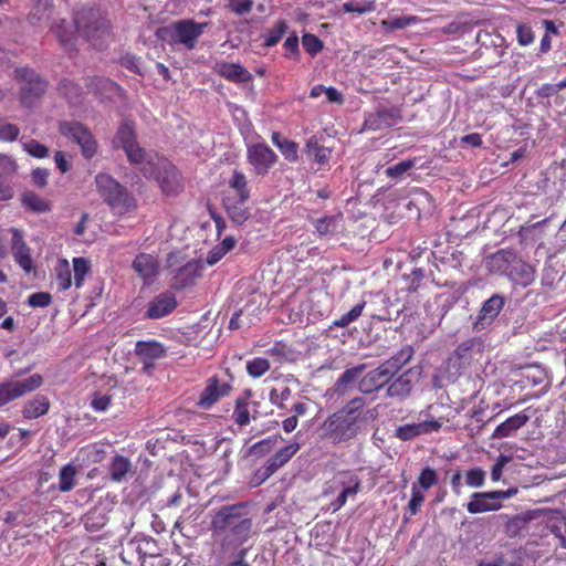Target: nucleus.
I'll use <instances>...</instances> for the list:
<instances>
[{"mask_svg": "<svg viewBox=\"0 0 566 566\" xmlns=\"http://www.w3.org/2000/svg\"><path fill=\"white\" fill-rule=\"evenodd\" d=\"M400 357L391 356L387 363L365 375L359 381V390L364 394H370L387 385L399 369ZM410 358L411 356H407L402 364L407 363Z\"/></svg>", "mask_w": 566, "mask_h": 566, "instance_id": "obj_9", "label": "nucleus"}, {"mask_svg": "<svg viewBox=\"0 0 566 566\" xmlns=\"http://www.w3.org/2000/svg\"><path fill=\"white\" fill-rule=\"evenodd\" d=\"M216 72L223 78L234 83H248L252 81V74L239 63L218 62Z\"/></svg>", "mask_w": 566, "mask_h": 566, "instance_id": "obj_19", "label": "nucleus"}, {"mask_svg": "<svg viewBox=\"0 0 566 566\" xmlns=\"http://www.w3.org/2000/svg\"><path fill=\"white\" fill-rule=\"evenodd\" d=\"M489 272L506 276L514 284L527 287L535 281L536 270L512 249H500L485 260Z\"/></svg>", "mask_w": 566, "mask_h": 566, "instance_id": "obj_3", "label": "nucleus"}, {"mask_svg": "<svg viewBox=\"0 0 566 566\" xmlns=\"http://www.w3.org/2000/svg\"><path fill=\"white\" fill-rule=\"evenodd\" d=\"M22 205L34 212H48L51 210L50 203L32 191L23 193Z\"/></svg>", "mask_w": 566, "mask_h": 566, "instance_id": "obj_38", "label": "nucleus"}, {"mask_svg": "<svg viewBox=\"0 0 566 566\" xmlns=\"http://www.w3.org/2000/svg\"><path fill=\"white\" fill-rule=\"evenodd\" d=\"M342 216H324L313 221L314 233L319 238H331L340 226Z\"/></svg>", "mask_w": 566, "mask_h": 566, "instance_id": "obj_26", "label": "nucleus"}, {"mask_svg": "<svg viewBox=\"0 0 566 566\" xmlns=\"http://www.w3.org/2000/svg\"><path fill=\"white\" fill-rule=\"evenodd\" d=\"M23 149L34 158L42 159L49 156V148L35 139L24 143Z\"/></svg>", "mask_w": 566, "mask_h": 566, "instance_id": "obj_52", "label": "nucleus"}, {"mask_svg": "<svg viewBox=\"0 0 566 566\" xmlns=\"http://www.w3.org/2000/svg\"><path fill=\"white\" fill-rule=\"evenodd\" d=\"M416 167V159H406L398 164H395L392 166H389L385 170L386 177L390 179H399L401 178L406 172L413 169Z\"/></svg>", "mask_w": 566, "mask_h": 566, "instance_id": "obj_42", "label": "nucleus"}, {"mask_svg": "<svg viewBox=\"0 0 566 566\" xmlns=\"http://www.w3.org/2000/svg\"><path fill=\"white\" fill-rule=\"evenodd\" d=\"M269 369L270 363L263 357H255L247 364L248 374L253 378L263 376Z\"/></svg>", "mask_w": 566, "mask_h": 566, "instance_id": "obj_48", "label": "nucleus"}, {"mask_svg": "<svg viewBox=\"0 0 566 566\" xmlns=\"http://www.w3.org/2000/svg\"><path fill=\"white\" fill-rule=\"evenodd\" d=\"M135 143L137 142L133 124L128 122L123 123L116 133V136L114 138V145L116 147H122L125 150Z\"/></svg>", "mask_w": 566, "mask_h": 566, "instance_id": "obj_34", "label": "nucleus"}, {"mask_svg": "<svg viewBox=\"0 0 566 566\" xmlns=\"http://www.w3.org/2000/svg\"><path fill=\"white\" fill-rule=\"evenodd\" d=\"M227 8L237 15L250 13L253 8L252 0H226Z\"/></svg>", "mask_w": 566, "mask_h": 566, "instance_id": "obj_56", "label": "nucleus"}, {"mask_svg": "<svg viewBox=\"0 0 566 566\" xmlns=\"http://www.w3.org/2000/svg\"><path fill=\"white\" fill-rule=\"evenodd\" d=\"M135 354H165V348L156 340H140L135 344Z\"/></svg>", "mask_w": 566, "mask_h": 566, "instance_id": "obj_50", "label": "nucleus"}, {"mask_svg": "<svg viewBox=\"0 0 566 566\" xmlns=\"http://www.w3.org/2000/svg\"><path fill=\"white\" fill-rule=\"evenodd\" d=\"M247 159L255 175L263 176L276 163L277 155L266 144H254L248 147Z\"/></svg>", "mask_w": 566, "mask_h": 566, "instance_id": "obj_14", "label": "nucleus"}, {"mask_svg": "<svg viewBox=\"0 0 566 566\" xmlns=\"http://www.w3.org/2000/svg\"><path fill=\"white\" fill-rule=\"evenodd\" d=\"M360 489H357V482L353 484V488H343L339 495L331 503L333 512L340 510L347 502L349 496L356 495Z\"/></svg>", "mask_w": 566, "mask_h": 566, "instance_id": "obj_53", "label": "nucleus"}, {"mask_svg": "<svg viewBox=\"0 0 566 566\" xmlns=\"http://www.w3.org/2000/svg\"><path fill=\"white\" fill-rule=\"evenodd\" d=\"M424 502V494L418 489L416 484L411 488V497L408 503V511L411 515H416L420 512V509Z\"/></svg>", "mask_w": 566, "mask_h": 566, "instance_id": "obj_57", "label": "nucleus"}, {"mask_svg": "<svg viewBox=\"0 0 566 566\" xmlns=\"http://www.w3.org/2000/svg\"><path fill=\"white\" fill-rule=\"evenodd\" d=\"M14 78L19 85V102L25 108L38 105L49 88V82L29 66L15 67Z\"/></svg>", "mask_w": 566, "mask_h": 566, "instance_id": "obj_7", "label": "nucleus"}, {"mask_svg": "<svg viewBox=\"0 0 566 566\" xmlns=\"http://www.w3.org/2000/svg\"><path fill=\"white\" fill-rule=\"evenodd\" d=\"M76 31L95 49L102 50L112 40L109 21L95 9H82L74 15Z\"/></svg>", "mask_w": 566, "mask_h": 566, "instance_id": "obj_5", "label": "nucleus"}, {"mask_svg": "<svg viewBox=\"0 0 566 566\" xmlns=\"http://www.w3.org/2000/svg\"><path fill=\"white\" fill-rule=\"evenodd\" d=\"M231 390L232 386L229 381L213 375L206 380L205 388L196 405L200 409L209 410L221 398L228 396Z\"/></svg>", "mask_w": 566, "mask_h": 566, "instance_id": "obj_13", "label": "nucleus"}, {"mask_svg": "<svg viewBox=\"0 0 566 566\" xmlns=\"http://www.w3.org/2000/svg\"><path fill=\"white\" fill-rule=\"evenodd\" d=\"M116 388L117 385L116 381H114V384L109 386L108 392L103 394L102 391H95L91 400V407L95 411H105L111 406L112 399L115 396V394L111 391Z\"/></svg>", "mask_w": 566, "mask_h": 566, "instance_id": "obj_39", "label": "nucleus"}, {"mask_svg": "<svg viewBox=\"0 0 566 566\" xmlns=\"http://www.w3.org/2000/svg\"><path fill=\"white\" fill-rule=\"evenodd\" d=\"M516 370L520 371L521 382L524 386H536L544 382L547 377L546 370L537 364H528L518 367Z\"/></svg>", "mask_w": 566, "mask_h": 566, "instance_id": "obj_24", "label": "nucleus"}, {"mask_svg": "<svg viewBox=\"0 0 566 566\" xmlns=\"http://www.w3.org/2000/svg\"><path fill=\"white\" fill-rule=\"evenodd\" d=\"M90 270V263L85 258L73 259L74 284L76 287H81L83 285L85 276Z\"/></svg>", "mask_w": 566, "mask_h": 566, "instance_id": "obj_44", "label": "nucleus"}, {"mask_svg": "<svg viewBox=\"0 0 566 566\" xmlns=\"http://www.w3.org/2000/svg\"><path fill=\"white\" fill-rule=\"evenodd\" d=\"M245 202L231 196H226L222 200L227 214L237 224H243L250 217Z\"/></svg>", "mask_w": 566, "mask_h": 566, "instance_id": "obj_22", "label": "nucleus"}, {"mask_svg": "<svg viewBox=\"0 0 566 566\" xmlns=\"http://www.w3.org/2000/svg\"><path fill=\"white\" fill-rule=\"evenodd\" d=\"M444 418L424 420L419 423H407L396 429L395 436L402 440L408 441L421 434L437 432L441 429Z\"/></svg>", "mask_w": 566, "mask_h": 566, "instance_id": "obj_17", "label": "nucleus"}, {"mask_svg": "<svg viewBox=\"0 0 566 566\" xmlns=\"http://www.w3.org/2000/svg\"><path fill=\"white\" fill-rule=\"evenodd\" d=\"M206 27V22L198 23L192 19L178 20L168 25L160 27L156 35L171 46L181 45L191 51L196 48Z\"/></svg>", "mask_w": 566, "mask_h": 566, "instance_id": "obj_6", "label": "nucleus"}, {"mask_svg": "<svg viewBox=\"0 0 566 566\" xmlns=\"http://www.w3.org/2000/svg\"><path fill=\"white\" fill-rule=\"evenodd\" d=\"M377 417V410L367 409L365 400L356 397L323 421L318 428L319 436L335 446L347 444L366 432Z\"/></svg>", "mask_w": 566, "mask_h": 566, "instance_id": "obj_1", "label": "nucleus"}, {"mask_svg": "<svg viewBox=\"0 0 566 566\" xmlns=\"http://www.w3.org/2000/svg\"><path fill=\"white\" fill-rule=\"evenodd\" d=\"M279 149L282 155L291 163L297 160V144L290 139H283L282 144H279Z\"/></svg>", "mask_w": 566, "mask_h": 566, "instance_id": "obj_62", "label": "nucleus"}, {"mask_svg": "<svg viewBox=\"0 0 566 566\" xmlns=\"http://www.w3.org/2000/svg\"><path fill=\"white\" fill-rule=\"evenodd\" d=\"M205 262L199 259H192L182 266L174 271L170 280V289L177 292L193 286L198 279L202 276Z\"/></svg>", "mask_w": 566, "mask_h": 566, "instance_id": "obj_11", "label": "nucleus"}, {"mask_svg": "<svg viewBox=\"0 0 566 566\" xmlns=\"http://www.w3.org/2000/svg\"><path fill=\"white\" fill-rule=\"evenodd\" d=\"M109 475L114 482L125 480L127 473L132 471V463L128 458L116 454L109 463Z\"/></svg>", "mask_w": 566, "mask_h": 566, "instance_id": "obj_27", "label": "nucleus"}, {"mask_svg": "<svg viewBox=\"0 0 566 566\" xmlns=\"http://www.w3.org/2000/svg\"><path fill=\"white\" fill-rule=\"evenodd\" d=\"M301 446L297 442L290 443L277 450L270 457L265 464L258 470L256 475L261 478V482L273 475L280 468L285 465L300 450Z\"/></svg>", "mask_w": 566, "mask_h": 566, "instance_id": "obj_15", "label": "nucleus"}, {"mask_svg": "<svg viewBox=\"0 0 566 566\" xmlns=\"http://www.w3.org/2000/svg\"><path fill=\"white\" fill-rule=\"evenodd\" d=\"M365 307V302L356 304L350 311L342 315L338 319H335L331 327H346L350 323L358 319Z\"/></svg>", "mask_w": 566, "mask_h": 566, "instance_id": "obj_46", "label": "nucleus"}, {"mask_svg": "<svg viewBox=\"0 0 566 566\" xmlns=\"http://www.w3.org/2000/svg\"><path fill=\"white\" fill-rule=\"evenodd\" d=\"M20 135V128L11 123L0 125V142L11 143L17 140Z\"/></svg>", "mask_w": 566, "mask_h": 566, "instance_id": "obj_60", "label": "nucleus"}, {"mask_svg": "<svg viewBox=\"0 0 566 566\" xmlns=\"http://www.w3.org/2000/svg\"><path fill=\"white\" fill-rule=\"evenodd\" d=\"M245 509V503L229 504L212 515L210 528L222 552L235 551L251 537L253 523Z\"/></svg>", "mask_w": 566, "mask_h": 566, "instance_id": "obj_2", "label": "nucleus"}, {"mask_svg": "<svg viewBox=\"0 0 566 566\" xmlns=\"http://www.w3.org/2000/svg\"><path fill=\"white\" fill-rule=\"evenodd\" d=\"M134 271L144 280L153 279L157 275L159 262L157 256L148 253H139L132 264Z\"/></svg>", "mask_w": 566, "mask_h": 566, "instance_id": "obj_20", "label": "nucleus"}, {"mask_svg": "<svg viewBox=\"0 0 566 566\" xmlns=\"http://www.w3.org/2000/svg\"><path fill=\"white\" fill-rule=\"evenodd\" d=\"M177 305V298L172 293H160L149 303L146 317L150 319L163 318L172 313Z\"/></svg>", "mask_w": 566, "mask_h": 566, "instance_id": "obj_18", "label": "nucleus"}, {"mask_svg": "<svg viewBox=\"0 0 566 566\" xmlns=\"http://www.w3.org/2000/svg\"><path fill=\"white\" fill-rule=\"evenodd\" d=\"M255 310H251V305L247 304L244 307L240 308L238 312H235L230 322H229V328L230 329H239L242 327L249 328L251 325L255 323V319H258V316L253 314Z\"/></svg>", "mask_w": 566, "mask_h": 566, "instance_id": "obj_28", "label": "nucleus"}, {"mask_svg": "<svg viewBox=\"0 0 566 566\" xmlns=\"http://www.w3.org/2000/svg\"><path fill=\"white\" fill-rule=\"evenodd\" d=\"M387 390L390 397L406 396L411 391V382L407 375H401L389 385Z\"/></svg>", "mask_w": 566, "mask_h": 566, "instance_id": "obj_47", "label": "nucleus"}, {"mask_svg": "<svg viewBox=\"0 0 566 566\" xmlns=\"http://www.w3.org/2000/svg\"><path fill=\"white\" fill-rule=\"evenodd\" d=\"M232 420L235 424L240 427H245L250 423L251 416L249 410V403L245 398L235 399Z\"/></svg>", "mask_w": 566, "mask_h": 566, "instance_id": "obj_36", "label": "nucleus"}, {"mask_svg": "<svg viewBox=\"0 0 566 566\" xmlns=\"http://www.w3.org/2000/svg\"><path fill=\"white\" fill-rule=\"evenodd\" d=\"M563 80L556 84H543L537 91L536 96L541 98H548L556 95L558 92L564 90Z\"/></svg>", "mask_w": 566, "mask_h": 566, "instance_id": "obj_64", "label": "nucleus"}, {"mask_svg": "<svg viewBox=\"0 0 566 566\" xmlns=\"http://www.w3.org/2000/svg\"><path fill=\"white\" fill-rule=\"evenodd\" d=\"M43 384L40 374H33L23 379H9L0 382V408L36 390Z\"/></svg>", "mask_w": 566, "mask_h": 566, "instance_id": "obj_10", "label": "nucleus"}, {"mask_svg": "<svg viewBox=\"0 0 566 566\" xmlns=\"http://www.w3.org/2000/svg\"><path fill=\"white\" fill-rule=\"evenodd\" d=\"M304 50L312 56L316 55L323 49V42L318 36L311 33H305L302 38Z\"/></svg>", "mask_w": 566, "mask_h": 566, "instance_id": "obj_51", "label": "nucleus"}, {"mask_svg": "<svg viewBox=\"0 0 566 566\" xmlns=\"http://www.w3.org/2000/svg\"><path fill=\"white\" fill-rule=\"evenodd\" d=\"M525 525L526 520L522 516L516 515L507 520L504 526V532L507 536L514 537L518 535V533L523 527H525Z\"/></svg>", "mask_w": 566, "mask_h": 566, "instance_id": "obj_59", "label": "nucleus"}, {"mask_svg": "<svg viewBox=\"0 0 566 566\" xmlns=\"http://www.w3.org/2000/svg\"><path fill=\"white\" fill-rule=\"evenodd\" d=\"M77 469L73 463H67L59 472V490L63 493L70 492L76 485Z\"/></svg>", "mask_w": 566, "mask_h": 566, "instance_id": "obj_31", "label": "nucleus"}, {"mask_svg": "<svg viewBox=\"0 0 566 566\" xmlns=\"http://www.w3.org/2000/svg\"><path fill=\"white\" fill-rule=\"evenodd\" d=\"M505 305L504 296L494 294L483 302L482 307L474 321L473 327L476 331H483L489 327L499 316Z\"/></svg>", "mask_w": 566, "mask_h": 566, "instance_id": "obj_16", "label": "nucleus"}, {"mask_svg": "<svg viewBox=\"0 0 566 566\" xmlns=\"http://www.w3.org/2000/svg\"><path fill=\"white\" fill-rule=\"evenodd\" d=\"M485 482V471L481 468H474L467 472L465 483L471 488H481Z\"/></svg>", "mask_w": 566, "mask_h": 566, "instance_id": "obj_58", "label": "nucleus"}, {"mask_svg": "<svg viewBox=\"0 0 566 566\" xmlns=\"http://www.w3.org/2000/svg\"><path fill=\"white\" fill-rule=\"evenodd\" d=\"M342 9L346 13L364 14L375 11V0H352L343 3Z\"/></svg>", "mask_w": 566, "mask_h": 566, "instance_id": "obj_41", "label": "nucleus"}, {"mask_svg": "<svg viewBox=\"0 0 566 566\" xmlns=\"http://www.w3.org/2000/svg\"><path fill=\"white\" fill-rule=\"evenodd\" d=\"M59 132L65 138L77 144L85 159H92L98 149V144L92 132L77 120H65L59 124Z\"/></svg>", "mask_w": 566, "mask_h": 566, "instance_id": "obj_8", "label": "nucleus"}, {"mask_svg": "<svg viewBox=\"0 0 566 566\" xmlns=\"http://www.w3.org/2000/svg\"><path fill=\"white\" fill-rule=\"evenodd\" d=\"M94 181L98 196L114 214L126 216L137 209L135 196L109 174L99 172Z\"/></svg>", "mask_w": 566, "mask_h": 566, "instance_id": "obj_4", "label": "nucleus"}, {"mask_svg": "<svg viewBox=\"0 0 566 566\" xmlns=\"http://www.w3.org/2000/svg\"><path fill=\"white\" fill-rule=\"evenodd\" d=\"M52 303V296L48 292H35L28 297L31 307H48Z\"/></svg>", "mask_w": 566, "mask_h": 566, "instance_id": "obj_61", "label": "nucleus"}, {"mask_svg": "<svg viewBox=\"0 0 566 566\" xmlns=\"http://www.w3.org/2000/svg\"><path fill=\"white\" fill-rule=\"evenodd\" d=\"M363 369H364V366H358V367H354V368H350V369H347L346 371H344L336 382L337 391L343 392L344 388L348 384L356 380V378L360 375Z\"/></svg>", "mask_w": 566, "mask_h": 566, "instance_id": "obj_54", "label": "nucleus"}, {"mask_svg": "<svg viewBox=\"0 0 566 566\" xmlns=\"http://www.w3.org/2000/svg\"><path fill=\"white\" fill-rule=\"evenodd\" d=\"M530 420V416L526 415L524 411L518 412L510 418H507L505 421L500 423L494 432L493 437L497 439H503L506 437H510L514 431L518 430L523 426L526 424V422Z\"/></svg>", "mask_w": 566, "mask_h": 566, "instance_id": "obj_23", "label": "nucleus"}, {"mask_svg": "<svg viewBox=\"0 0 566 566\" xmlns=\"http://www.w3.org/2000/svg\"><path fill=\"white\" fill-rule=\"evenodd\" d=\"M515 491H489L475 492L471 495V501L465 505L471 514H479L489 511H496L501 507L500 500H504L514 494Z\"/></svg>", "mask_w": 566, "mask_h": 566, "instance_id": "obj_12", "label": "nucleus"}, {"mask_svg": "<svg viewBox=\"0 0 566 566\" xmlns=\"http://www.w3.org/2000/svg\"><path fill=\"white\" fill-rule=\"evenodd\" d=\"M229 188L235 192V199H240V201H248L250 199L248 180L242 171H233L231 179L229 180Z\"/></svg>", "mask_w": 566, "mask_h": 566, "instance_id": "obj_30", "label": "nucleus"}, {"mask_svg": "<svg viewBox=\"0 0 566 566\" xmlns=\"http://www.w3.org/2000/svg\"><path fill=\"white\" fill-rule=\"evenodd\" d=\"M438 481L439 478L437 471L431 467H426L421 470L416 485L418 489L420 488L426 491L434 486Z\"/></svg>", "mask_w": 566, "mask_h": 566, "instance_id": "obj_45", "label": "nucleus"}, {"mask_svg": "<svg viewBox=\"0 0 566 566\" xmlns=\"http://www.w3.org/2000/svg\"><path fill=\"white\" fill-rule=\"evenodd\" d=\"M13 251V256L15 262L27 272H31L33 269V261L30 255V249L28 245H22L21 248Z\"/></svg>", "mask_w": 566, "mask_h": 566, "instance_id": "obj_49", "label": "nucleus"}, {"mask_svg": "<svg viewBox=\"0 0 566 566\" xmlns=\"http://www.w3.org/2000/svg\"><path fill=\"white\" fill-rule=\"evenodd\" d=\"M49 398L44 395L38 394L24 402L21 413L24 419L32 420L46 415L49 412Z\"/></svg>", "mask_w": 566, "mask_h": 566, "instance_id": "obj_21", "label": "nucleus"}, {"mask_svg": "<svg viewBox=\"0 0 566 566\" xmlns=\"http://www.w3.org/2000/svg\"><path fill=\"white\" fill-rule=\"evenodd\" d=\"M403 279L407 281V291L410 293L417 292L420 287L423 279L424 272L420 268H416L411 271L410 274L403 275Z\"/></svg>", "mask_w": 566, "mask_h": 566, "instance_id": "obj_55", "label": "nucleus"}, {"mask_svg": "<svg viewBox=\"0 0 566 566\" xmlns=\"http://www.w3.org/2000/svg\"><path fill=\"white\" fill-rule=\"evenodd\" d=\"M124 151L132 164H146L142 168V171L145 177L149 178L155 176L154 164L150 160H146V151L139 146L138 143H135L134 145L129 146Z\"/></svg>", "mask_w": 566, "mask_h": 566, "instance_id": "obj_25", "label": "nucleus"}, {"mask_svg": "<svg viewBox=\"0 0 566 566\" xmlns=\"http://www.w3.org/2000/svg\"><path fill=\"white\" fill-rule=\"evenodd\" d=\"M420 19L417 15H407V17H395L390 19H386L381 21V27L388 31L394 32L397 30L405 29L410 25H415L419 23Z\"/></svg>", "mask_w": 566, "mask_h": 566, "instance_id": "obj_35", "label": "nucleus"}, {"mask_svg": "<svg viewBox=\"0 0 566 566\" xmlns=\"http://www.w3.org/2000/svg\"><path fill=\"white\" fill-rule=\"evenodd\" d=\"M306 153L314 158L318 165H325L331 158V149L317 143V140H308L306 143Z\"/></svg>", "mask_w": 566, "mask_h": 566, "instance_id": "obj_37", "label": "nucleus"}, {"mask_svg": "<svg viewBox=\"0 0 566 566\" xmlns=\"http://www.w3.org/2000/svg\"><path fill=\"white\" fill-rule=\"evenodd\" d=\"M17 171V161L9 155L0 154V174L3 176H13Z\"/></svg>", "mask_w": 566, "mask_h": 566, "instance_id": "obj_63", "label": "nucleus"}, {"mask_svg": "<svg viewBox=\"0 0 566 566\" xmlns=\"http://www.w3.org/2000/svg\"><path fill=\"white\" fill-rule=\"evenodd\" d=\"M108 518L104 511L98 507L91 509L83 517L84 526L90 532H96L102 530Z\"/></svg>", "mask_w": 566, "mask_h": 566, "instance_id": "obj_32", "label": "nucleus"}, {"mask_svg": "<svg viewBox=\"0 0 566 566\" xmlns=\"http://www.w3.org/2000/svg\"><path fill=\"white\" fill-rule=\"evenodd\" d=\"M55 284L60 292L66 291L72 285V271L66 260H60L54 269Z\"/></svg>", "mask_w": 566, "mask_h": 566, "instance_id": "obj_33", "label": "nucleus"}, {"mask_svg": "<svg viewBox=\"0 0 566 566\" xmlns=\"http://www.w3.org/2000/svg\"><path fill=\"white\" fill-rule=\"evenodd\" d=\"M53 32L59 39L61 45L66 51H73L75 45L74 30L66 23L65 20H61L53 27Z\"/></svg>", "mask_w": 566, "mask_h": 566, "instance_id": "obj_29", "label": "nucleus"}, {"mask_svg": "<svg viewBox=\"0 0 566 566\" xmlns=\"http://www.w3.org/2000/svg\"><path fill=\"white\" fill-rule=\"evenodd\" d=\"M59 91L65 95L72 104H77L82 96V88L70 80H63L59 85Z\"/></svg>", "mask_w": 566, "mask_h": 566, "instance_id": "obj_43", "label": "nucleus"}, {"mask_svg": "<svg viewBox=\"0 0 566 566\" xmlns=\"http://www.w3.org/2000/svg\"><path fill=\"white\" fill-rule=\"evenodd\" d=\"M287 23L284 20L277 21L264 36V46L270 48L276 45L287 31Z\"/></svg>", "mask_w": 566, "mask_h": 566, "instance_id": "obj_40", "label": "nucleus"}]
</instances>
